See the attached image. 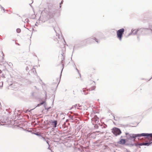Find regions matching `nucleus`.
I'll return each instance as SVG.
<instances>
[{"instance_id":"nucleus-1","label":"nucleus","mask_w":152,"mask_h":152,"mask_svg":"<svg viewBox=\"0 0 152 152\" xmlns=\"http://www.w3.org/2000/svg\"><path fill=\"white\" fill-rule=\"evenodd\" d=\"M146 136V138L149 140L150 142H149L143 143H142V145H149L152 143V134H148L146 133H142L141 134H138L137 135H134V136H133V137L134 138L138 136Z\"/></svg>"},{"instance_id":"nucleus-2","label":"nucleus","mask_w":152,"mask_h":152,"mask_svg":"<svg viewBox=\"0 0 152 152\" xmlns=\"http://www.w3.org/2000/svg\"><path fill=\"white\" fill-rule=\"evenodd\" d=\"M91 83V81L89 82L90 87L88 89H87V90H86V89H83V92H84L83 94H87L88 93V90L89 91L94 90L96 88L95 83V82L94 81H92L91 83L92 85V86H91V85L90 83Z\"/></svg>"},{"instance_id":"nucleus-3","label":"nucleus","mask_w":152,"mask_h":152,"mask_svg":"<svg viewBox=\"0 0 152 152\" xmlns=\"http://www.w3.org/2000/svg\"><path fill=\"white\" fill-rule=\"evenodd\" d=\"M124 31V29L122 28L118 30L116 32L117 37L120 41H121L122 40L123 34Z\"/></svg>"},{"instance_id":"nucleus-4","label":"nucleus","mask_w":152,"mask_h":152,"mask_svg":"<svg viewBox=\"0 0 152 152\" xmlns=\"http://www.w3.org/2000/svg\"><path fill=\"white\" fill-rule=\"evenodd\" d=\"M112 132L115 135H119L121 132V130L117 128H113Z\"/></svg>"},{"instance_id":"nucleus-5","label":"nucleus","mask_w":152,"mask_h":152,"mask_svg":"<svg viewBox=\"0 0 152 152\" xmlns=\"http://www.w3.org/2000/svg\"><path fill=\"white\" fill-rule=\"evenodd\" d=\"M150 31L145 29H143L142 31V34L144 35L148 34Z\"/></svg>"},{"instance_id":"nucleus-6","label":"nucleus","mask_w":152,"mask_h":152,"mask_svg":"<svg viewBox=\"0 0 152 152\" xmlns=\"http://www.w3.org/2000/svg\"><path fill=\"white\" fill-rule=\"evenodd\" d=\"M126 142V140L125 139H121L119 142L118 143L119 144L123 145Z\"/></svg>"},{"instance_id":"nucleus-7","label":"nucleus","mask_w":152,"mask_h":152,"mask_svg":"<svg viewBox=\"0 0 152 152\" xmlns=\"http://www.w3.org/2000/svg\"><path fill=\"white\" fill-rule=\"evenodd\" d=\"M51 124L53 125V126L55 127L56 126L57 124V122L56 121H54L51 122Z\"/></svg>"},{"instance_id":"nucleus-8","label":"nucleus","mask_w":152,"mask_h":152,"mask_svg":"<svg viewBox=\"0 0 152 152\" xmlns=\"http://www.w3.org/2000/svg\"><path fill=\"white\" fill-rule=\"evenodd\" d=\"M57 37H58V36L56 35L55 37H54V40L55 41H59V40L57 39Z\"/></svg>"},{"instance_id":"nucleus-9","label":"nucleus","mask_w":152,"mask_h":152,"mask_svg":"<svg viewBox=\"0 0 152 152\" xmlns=\"http://www.w3.org/2000/svg\"><path fill=\"white\" fill-rule=\"evenodd\" d=\"M17 31L19 33L20 31V29H18L17 30Z\"/></svg>"},{"instance_id":"nucleus-10","label":"nucleus","mask_w":152,"mask_h":152,"mask_svg":"<svg viewBox=\"0 0 152 152\" xmlns=\"http://www.w3.org/2000/svg\"><path fill=\"white\" fill-rule=\"evenodd\" d=\"M44 102H42V103H41L40 104V105H42L43 104Z\"/></svg>"},{"instance_id":"nucleus-11","label":"nucleus","mask_w":152,"mask_h":152,"mask_svg":"<svg viewBox=\"0 0 152 152\" xmlns=\"http://www.w3.org/2000/svg\"><path fill=\"white\" fill-rule=\"evenodd\" d=\"M140 145H142V143H141L140 144Z\"/></svg>"},{"instance_id":"nucleus-12","label":"nucleus","mask_w":152,"mask_h":152,"mask_svg":"<svg viewBox=\"0 0 152 152\" xmlns=\"http://www.w3.org/2000/svg\"><path fill=\"white\" fill-rule=\"evenodd\" d=\"M1 72H2L1 71V70H0V74H1Z\"/></svg>"},{"instance_id":"nucleus-13","label":"nucleus","mask_w":152,"mask_h":152,"mask_svg":"<svg viewBox=\"0 0 152 152\" xmlns=\"http://www.w3.org/2000/svg\"><path fill=\"white\" fill-rule=\"evenodd\" d=\"M62 3H63V1H61V4H62Z\"/></svg>"},{"instance_id":"nucleus-14","label":"nucleus","mask_w":152,"mask_h":152,"mask_svg":"<svg viewBox=\"0 0 152 152\" xmlns=\"http://www.w3.org/2000/svg\"><path fill=\"white\" fill-rule=\"evenodd\" d=\"M151 30L152 31V27L151 28Z\"/></svg>"}]
</instances>
